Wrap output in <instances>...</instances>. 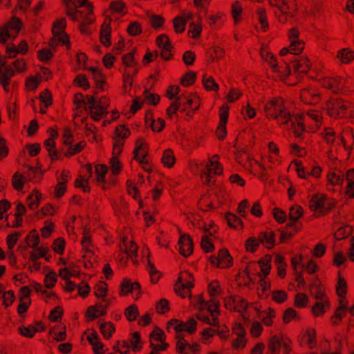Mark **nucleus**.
I'll return each mask as SVG.
<instances>
[{
	"instance_id": "obj_26",
	"label": "nucleus",
	"mask_w": 354,
	"mask_h": 354,
	"mask_svg": "<svg viewBox=\"0 0 354 354\" xmlns=\"http://www.w3.org/2000/svg\"><path fill=\"white\" fill-rule=\"evenodd\" d=\"M328 183L333 185H342L344 181V174L340 170H331L326 176Z\"/></svg>"
},
{
	"instance_id": "obj_19",
	"label": "nucleus",
	"mask_w": 354,
	"mask_h": 354,
	"mask_svg": "<svg viewBox=\"0 0 354 354\" xmlns=\"http://www.w3.org/2000/svg\"><path fill=\"white\" fill-rule=\"evenodd\" d=\"M50 138L44 142L46 149L50 158L54 160L57 159V151L55 149V140L58 137V133L53 129H49Z\"/></svg>"
},
{
	"instance_id": "obj_60",
	"label": "nucleus",
	"mask_w": 354,
	"mask_h": 354,
	"mask_svg": "<svg viewBox=\"0 0 354 354\" xmlns=\"http://www.w3.org/2000/svg\"><path fill=\"white\" fill-rule=\"evenodd\" d=\"M336 292L339 297H345L347 292V283L346 280L340 276L338 279Z\"/></svg>"
},
{
	"instance_id": "obj_9",
	"label": "nucleus",
	"mask_w": 354,
	"mask_h": 354,
	"mask_svg": "<svg viewBox=\"0 0 354 354\" xmlns=\"http://www.w3.org/2000/svg\"><path fill=\"white\" fill-rule=\"evenodd\" d=\"M6 60L0 57V84L6 92L10 91L11 79L15 75L14 70L10 66H6ZM15 83H12V86Z\"/></svg>"
},
{
	"instance_id": "obj_31",
	"label": "nucleus",
	"mask_w": 354,
	"mask_h": 354,
	"mask_svg": "<svg viewBox=\"0 0 354 354\" xmlns=\"http://www.w3.org/2000/svg\"><path fill=\"white\" fill-rule=\"evenodd\" d=\"M289 123H290L295 136L298 138L301 137L305 130L301 116L298 118L292 115V119L289 121Z\"/></svg>"
},
{
	"instance_id": "obj_57",
	"label": "nucleus",
	"mask_w": 354,
	"mask_h": 354,
	"mask_svg": "<svg viewBox=\"0 0 354 354\" xmlns=\"http://www.w3.org/2000/svg\"><path fill=\"white\" fill-rule=\"evenodd\" d=\"M127 341L129 343L130 348H131L133 352H137L141 349L140 335L138 332L133 333L131 338Z\"/></svg>"
},
{
	"instance_id": "obj_12",
	"label": "nucleus",
	"mask_w": 354,
	"mask_h": 354,
	"mask_svg": "<svg viewBox=\"0 0 354 354\" xmlns=\"http://www.w3.org/2000/svg\"><path fill=\"white\" fill-rule=\"evenodd\" d=\"M210 263L219 268H228L232 266V257L227 249L220 250L216 257L209 258Z\"/></svg>"
},
{
	"instance_id": "obj_44",
	"label": "nucleus",
	"mask_w": 354,
	"mask_h": 354,
	"mask_svg": "<svg viewBox=\"0 0 354 354\" xmlns=\"http://www.w3.org/2000/svg\"><path fill=\"white\" fill-rule=\"evenodd\" d=\"M329 307V301H317L312 308L313 314L316 317L323 315Z\"/></svg>"
},
{
	"instance_id": "obj_14",
	"label": "nucleus",
	"mask_w": 354,
	"mask_h": 354,
	"mask_svg": "<svg viewBox=\"0 0 354 354\" xmlns=\"http://www.w3.org/2000/svg\"><path fill=\"white\" fill-rule=\"evenodd\" d=\"M229 116V106L223 104L219 110L220 121L217 127L216 134L218 139L223 140L227 134L226 124Z\"/></svg>"
},
{
	"instance_id": "obj_42",
	"label": "nucleus",
	"mask_w": 354,
	"mask_h": 354,
	"mask_svg": "<svg viewBox=\"0 0 354 354\" xmlns=\"http://www.w3.org/2000/svg\"><path fill=\"white\" fill-rule=\"evenodd\" d=\"M275 317V311L273 308H268L260 313L259 319L262 320L264 325L270 326L273 324L272 319Z\"/></svg>"
},
{
	"instance_id": "obj_13",
	"label": "nucleus",
	"mask_w": 354,
	"mask_h": 354,
	"mask_svg": "<svg viewBox=\"0 0 354 354\" xmlns=\"http://www.w3.org/2000/svg\"><path fill=\"white\" fill-rule=\"evenodd\" d=\"M109 305V301L107 299H104L102 302H98L95 306H89L86 313V317L91 321L105 315L106 308Z\"/></svg>"
},
{
	"instance_id": "obj_5",
	"label": "nucleus",
	"mask_w": 354,
	"mask_h": 354,
	"mask_svg": "<svg viewBox=\"0 0 354 354\" xmlns=\"http://www.w3.org/2000/svg\"><path fill=\"white\" fill-rule=\"evenodd\" d=\"M218 160V157L216 155L210 158L206 164L205 169L201 174L203 182L208 186L214 184L215 176L223 173V167Z\"/></svg>"
},
{
	"instance_id": "obj_17",
	"label": "nucleus",
	"mask_w": 354,
	"mask_h": 354,
	"mask_svg": "<svg viewBox=\"0 0 354 354\" xmlns=\"http://www.w3.org/2000/svg\"><path fill=\"white\" fill-rule=\"evenodd\" d=\"M179 252L183 257H189L193 252L192 239L187 234H183L178 241Z\"/></svg>"
},
{
	"instance_id": "obj_16",
	"label": "nucleus",
	"mask_w": 354,
	"mask_h": 354,
	"mask_svg": "<svg viewBox=\"0 0 354 354\" xmlns=\"http://www.w3.org/2000/svg\"><path fill=\"white\" fill-rule=\"evenodd\" d=\"M321 83L324 88L333 93L342 91L344 86V83L340 77H325L322 80Z\"/></svg>"
},
{
	"instance_id": "obj_61",
	"label": "nucleus",
	"mask_w": 354,
	"mask_h": 354,
	"mask_svg": "<svg viewBox=\"0 0 354 354\" xmlns=\"http://www.w3.org/2000/svg\"><path fill=\"white\" fill-rule=\"evenodd\" d=\"M348 309L337 307L335 310V314L331 317V322L333 325H339L341 320L346 315V312Z\"/></svg>"
},
{
	"instance_id": "obj_11",
	"label": "nucleus",
	"mask_w": 354,
	"mask_h": 354,
	"mask_svg": "<svg viewBox=\"0 0 354 354\" xmlns=\"http://www.w3.org/2000/svg\"><path fill=\"white\" fill-rule=\"evenodd\" d=\"M180 106L182 111L191 109L196 111L200 106V100L198 95L193 93L182 94L176 98Z\"/></svg>"
},
{
	"instance_id": "obj_38",
	"label": "nucleus",
	"mask_w": 354,
	"mask_h": 354,
	"mask_svg": "<svg viewBox=\"0 0 354 354\" xmlns=\"http://www.w3.org/2000/svg\"><path fill=\"white\" fill-rule=\"evenodd\" d=\"M337 57L343 64H348L354 59V51L349 48H342L337 52Z\"/></svg>"
},
{
	"instance_id": "obj_7",
	"label": "nucleus",
	"mask_w": 354,
	"mask_h": 354,
	"mask_svg": "<svg viewBox=\"0 0 354 354\" xmlns=\"http://www.w3.org/2000/svg\"><path fill=\"white\" fill-rule=\"evenodd\" d=\"M21 21L13 17L5 26L0 27V43L5 44L10 38L17 37L21 28Z\"/></svg>"
},
{
	"instance_id": "obj_33",
	"label": "nucleus",
	"mask_w": 354,
	"mask_h": 354,
	"mask_svg": "<svg viewBox=\"0 0 354 354\" xmlns=\"http://www.w3.org/2000/svg\"><path fill=\"white\" fill-rule=\"evenodd\" d=\"M100 41L104 46H111V27L106 22L103 23L101 26Z\"/></svg>"
},
{
	"instance_id": "obj_34",
	"label": "nucleus",
	"mask_w": 354,
	"mask_h": 354,
	"mask_svg": "<svg viewBox=\"0 0 354 354\" xmlns=\"http://www.w3.org/2000/svg\"><path fill=\"white\" fill-rule=\"evenodd\" d=\"M66 27V19L64 18H59L54 22L52 28V32L53 34H59L62 37H66L68 36L65 32Z\"/></svg>"
},
{
	"instance_id": "obj_56",
	"label": "nucleus",
	"mask_w": 354,
	"mask_h": 354,
	"mask_svg": "<svg viewBox=\"0 0 354 354\" xmlns=\"http://www.w3.org/2000/svg\"><path fill=\"white\" fill-rule=\"evenodd\" d=\"M29 247L36 249L39 243V236L36 230H32L26 238Z\"/></svg>"
},
{
	"instance_id": "obj_3",
	"label": "nucleus",
	"mask_w": 354,
	"mask_h": 354,
	"mask_svg": "<svg viewBox=\"0 0 354 354\" xmlns=\"http://www.w3.org/2000/svg\"><path fill=\"white\" fill-rule=\"evenodd\" d=\"M110 101L106 97H102L96 100L94 96L87 97L86 108L89 110L91 118L95 121H99L107 114Z\"/></svg>"
},
{
	"instance_id": "obj_8",
	"label": "nucleus",
	"mask_w": 354,
	"mask_h": 354,
	"mask_svg": "<svg viewBox=\"0 0 354 354\" xmlns=\"http://www.w3.org/2000/svg\"><path fill=\"white\" fill-rule=\"evenodd\" d=\"M292 342L283 336L274 335L272 337L268 343L270 354H279L282 348L283 354H290L292 351Z\"/></svg>"
},
{
	"instance_id": "obj_23",
	"label": "nucleus",
	"mask_w": 354,
	"mask_h": 354,
	"mask_svg": "<svg viewBox=\"0 0 354 354\" xmlns=\"http://www.w3.org/2000/svg\"><path fill=\"white\" fill-rule=\"evenodd\" d=\"M196 326L197 322L194 319H189L186 322L179 320V323L177 326H175L174 330L176 333H180L183 331H185L192 334L196 331Z\"/></svg>"
},
{
	"instance_id": "obj_29",
	"label": "nucleus",
	"mask_w": 354,
	"mask_h": 354,
	"mask_svg": "<svg viewBox=\"0 0 354 354\" xmlns=\"http://www.w3.org/2000/svg\"><path fill=\"white\" fill-rule=\"evenodd\" d=\"M82 21L80 24V30L82 33H87L88 32V26L94 21L93 8L88 6V12L85 13Z\"/></svg>"
},
{
	"instance_id": "obj_18",
	"label": "nucleus",
	"mask_w": 354,
	"mask_h": 354,
	"mask_svg": "<svg viewBox=\"0 0 354 354\" xmlns=\"http://www.w3.org/2000/svg\"><path fill=\"white\" fill-rule=\"evenodd\" d=\"M326 196L322 194L314 195L309 201V208L311 211L323 214Z\"/></svg>"
},
{
	"instance_id": "obj_35",
	"label": "nucleus",
	"mask_w": 354,
	"mask_h": 354,
	"mask_svg": "<svg viewBox=\"0 0 354 354\" xmlns=\"http://www.w3.org/2000/svg\"><path fill=\"white\" fill-rule=\"evenodd\" d=\"M64 3L66 6V15L70 17L73 21H77L78 19V14L81 15L82 17H84V11H78L77 10V8H75L72 5H71V0H63Z\"/></svg>"
},
{
	"instance_id": "obj_36",
	"label": "nucleus",
	"mask_w": 354,
	"mask_h": 354,
	"mask_svg": "<svg viewBox=\"0 0 354 354\" xmlns=\"http://www.w3.org/2000/svg\"><path fill=\"white\" fill-rule=\"evenodd\" d=\"M161 161L165 167L171 168L176 162V158L173 150L171 149H167L165 150L161 158Z\"/></svg>"
},
{
	"instance_id": "obj_2",
	"label": "nucleus",
	"mask_w": 354,
	"mask_h": 354,
	"mask_svg": "<svg viewBox=\"0 0 354 354\" xmlns=\"http://www.w3.org/2000/svg\"><path fill=\"white\" fill-rule=\"evenodd\" d=\"M263 110L267 118L274 120L281 125H288L292 119V115L285 106L282 97L270 99L264 104Z\"/></svg>"
},
{
	"instance_id": "obj_4",
	"label": "nucleus",
	"mask_w": 354,
	"mask_h": 354,
	"mask_svg": "<svg viewBox=\"0 0 354 354\" xmlns=\"http://www.w3.org/2000/svg\"><path fill=\"white\" fill-rule=\"evenodd\" d=\"M270 4L279 9L278 20L285 24L289 18L293 17L297 11L295 0H268Z\"/></svg>"
},
{
	"instance_id": "obj_22",
	"label": "nucleus",
	"mask_w": 354,
	"mask_h": 354,
	"mask_svg": "<svg viewBox=\"0 0 354 354\" xmlns=\"http://www.w3.org/2000/svg\"><path fill=\"white\" fill-rule=\"evenodd\" d=\"M258 238L260 243L268 249H272L275 244V233L273 231H265L259 233Z\"/></svg>"
},
{
	"instance_id": "obj_54",
	"label": "nucleus",
	"mask_w": 354,
	"mask_h": 354,
	"mask_svg": "<svg viewBox=\"0 0 354 354\" xmlns=\"http://www.w3.org/2000/svg\"><path fill=\"white\" fill-rule=\"evenodd\" d=\"M277 68H272L273 71L278 73L281 77H286L290 73V67L285 62H277Z\"/></svg>"
},
{
	"instance_id": "obj_62",
	"label": "nucleus",
	"mask_w": 354,
	"mask_h": 354,
	"mask_svg": "<svg viewBox=\"0 0 354 354\" xmlns=\"http://www.w3.org/2000/svg\"><path fill=\"white\" fill-rule=\"evenodd\" d=\"M243 11L242 6L239 1H235L232 5V15L234 21V24H238Z\"/></svg>"
},
{
	"instance_id": "obj_45",
	"label": "nucleus",
	"mask_w": 354,
	"mask_h": 354,
	"mask_svg": "<svg viewBox=\"0 0 354 354\" xmlns=\"http://www.w3.org/2000/svg\"><path fill=\"white\" fill-rule=\"evenodd\" d=\"M41 194L37 190H34L28 197V206L30 209H35L39 205Z\"/></svg>"
},
{
	"instance_id": "obj_32",
	"label": "nucleus",
	"mask_w": 354,
	"mask_h": 354,
	"mask_svg": "<svg viewBox=\"0 0 354 354\" xmlns=\"http://www.w3.org/2000/svg\"><path fill=\"white\" fill-rule=\"evenodd\" d=\"M53 36L49 41V46L53 49H55L58 46H66L68 48L70 47V41L68 36L66 37H62L59 34H53Z\"/></svg>"
},
{
	"instance_id": "obj_41",
	"label": "nucleus",
	"mask_w": 354,
	"mask_h": 354,
	"mask_svg": "<svg viewBox=\"0 0 354 354\" xmlns=\"http://www.w3.org/2000/svg\"><path fill=\"white\" fill-rule=\"evenodd\" d=\"M304 341L307 344L308 348L312 349L317 345L316 331L314 328H308L303 337Z\"/></svg>"
},
{
	"instance_id": "obj_55",
	"label": "nucleus",
	"mask_w": 354,
	"mask_h": 354,
	"mask_svg": "<svg viewBox=\"0 0 354 354\" xmlns=\"http://www.w3.org/2000/svg\"><path fill=\"white\" fill-rule=\"evenodd\" d=\"M234 304V310L238 312H242L248 308V302L239 297H232L230 299Z\"/></svg>"
},
{
	"instance_id": "obj_10",
	"label": "nucleus",
	"mask_w": 354,
	"mask_h": 354,
	"mask_svg": "<svg viewBox=\"0 0 354 354\" xmlns=\"http://www.w3.org/2000/svg\"><path fill=\"white\" fill-rule=\"evenodd\" d=\"M345 107L344 100L342 99H330L325 104L328 114L335 118L345 117Z\"/></svg>"
},
{
	"instance_id": "obj_63",
	"label": "nucleus",
	"mask_w": 354,
	"mask_h": 354,
	"mask_svg": "<svg viewBox=\"0 0 354 354\" xmlns=\"http://www.w3.org/2000/svg\"><path fill=\"white\" fill-rule=\"evenodd\" d=\"M113 348L115 351L119 352L120 354H127L130 348V345L127 340L122 342L118 340L116 342Z\"/></svg>"
},
{
	"instance_id": "obj_27",
	"label": "nucleus",
	"mask_w": 354,
	"mask_h": 354,
	"mask_svg": "<svg viewBox=\"0 0 354 354\" xmlns=\"http://www.w3.org/2000/svg\"><path fill=\"white\" fill-rule=\"evenodd\" d=\"M299 32L294 28L289 30L288 37L291 45L296 47L297 51H302L304 48V42L302 40L299 39Z\"/></svg>"
},
{
	"instance_id": "obj_30",
	"label": "nucleus",
	"mask_w": 354,
	"mask_h": 354,
	"mask_svg": "<svg viewBox=\"0 0 354 354\" xmlns=\"http://www.w3.org/2000/svg\"><path fill=\"white\" fill-rule=\"evenodd\" d=\"M135 51L136 50H133L131 52L124 55L122 57V63L127 67V69L131 71L130 68H133V69L131 72H133V73L134 75H136L138 68L137 66V63L135 61V57H134Z\"/></svg>"
},
{
	"instance_id": "obj_52",
	"label": "nucleus",
	"mask_w": 354,
	"mask_h": 354,
	"mask_svg": "<svg viewBox=\"0 0 354 354\" xmlns=\"http://www.w3.org/2000/svg\"><path fill=\"white\" fill-rule=\"evenodd\" d=\"M261 56L266 62H267L270 64V66L272 68L275 69V68H277V67H278L277 66V62L275 60V58H274L273 54L271 52H270L268 50L265 49V48H261Z\"/></svg>"
},
{
	"instance_id": "obj_25",
	"label": "nucleus",
	"mask_w": 354,
	"mask_h": 354,
	"mask_svg": "<svg viewBox=\"0 0 354 354\" xmlns=\"http://www.w3.org/2000/svg\"><path fill=\"white\" fill-rule=\"evenodd\" d=\"M341 141L346 150H351L354 145V134L350 127L344 129L342 133Z\"/></svg>"
},
{
	"instance_id": "obj_51",
	"label": "nucleus",
	"mask_w": 354,
	"mask_h": 354,
	"mask_svg": "<svg viewBox=\"0 0 354 354\" xmlns=\"http://www.w3.org/2000/svg\"><path fill=\"white\" fill-rule=\"evenodd\" d=\"M124 314L129 322H133L139 315L138 308L135 304H132L124 310Z\"/></svg>"
},
{
	"instance_id": "obj_21",
	"label": "nucleus",
	"mask_w": 354,
	"mask_h": 354,
	"mask_svg": "<svg viewBox=\"0 0 354 354\" xmlns=\"http://www.w3.org/2000/svg\"><path fill=\"white\" fill-rule=\"evenodd\" d=\"M310 68V62L306 57H301L292 63V68L295 74H306Z\"/></svg>"
},
{
	"instance_id": "obj_49",
	"label": "nucleus",
	"mask_w": 354,
	"mask_h": 354,
	"mask_svg": "<svg viewBox=\"0 0 354 354\" xmlns=\"http://www.w3.org/2000/svg\"><path fill=\"white\" fill-rule=\"evenodd\" d=\"M226 221L227 222L228 225L234 229H239L243 227V223L237 216L228 213L225 216Z\"/></svg>"
},
{
	"instance_id": "obj_20",
	"label": "nucleus",
	"mask_w": 354,
	"mask_h": 354,
	"mask_svg": "<svg viewBox=\"0 0 354 354\" xmlns=\"http://www.w3.org/2000/svg\"><path fill=\"white\" fill-rule=\"evenodd\" d=\"M300 97L302 102L307 104H316L320 101L319 93L312 88H304L301 90Z\"/></svg>"
},
{
	"instance_id": "obj_43",
	"label": "nucleus",
	"mask_w": 354,
	"mask_h": 354,
	"mask_svg": "<svg viewBox=\"0 0 354 354\" xmlns=\"http://www.w3.org/2000/svg\"><path fill=\"white\" fill-rule=\"evenodd\" d=\"M135 75L131 71L126 69L123 75L122 89L125 93H129L133 84V77Z\"/></svg>"
},
{
	"instance_id": "obj_53",
	"label": "nucleus",
	"mask_w": 354,
	"mask_h": 354,
	"mask_svg": "<svg viewBox=\"0 0 354 354\" xmlns=\"http://www.w3.org/2000/svg\"><path fill=\"white\" fill-rule=\"evenodd\" d=\"M260 243L259 238L251 236L245 241V250L247 252L253 253L257 250Z\"/></svg>"
},
{
	"instance_id": "obj_50",
	"label": "nucleus",
	"mask_w": 354,
	"mask_h": 354,
	"mask_svg": "<svg viewBox=\"0 0 354 354\" xmlns=\"http://www.w3.org/2000/svg\"><path fill=\"white\" fill-rule=\"evenodd\" d=\"M313 287L316 288L315 298L317 300V301H329V299L325 294L324 288L320 283H319L318 284L315 283H313L310 286V288H313Z\"/></svg>"
},
{
	"instance_id": "obj_15",
	"label": "nucleus",
	"mask_w": 354,
	"mask_h": 354,
	"mask_svg": "<svg viewBox=\"0 0 354 354\" xmlns=\"http://www.w3.org/2000/svg\"><path fill=\"white\" fill-rule=\"evenodd\" d=\"M134 158L141 164H147V156L148 154V147L142 138H139L136 141V148L133 151Z\"/></svg>"
},
{
	"instance_id": "obj_28",
	"label": "nucleus",
	"mask_w": 354,
	"mask_h": 354,
	"mask_svg": "<svg viewBox=\"0 0 354 354\" xmlns=\"http://www.w3.org/2000/svg\"><path fill=\"white\" fill-rule=\"evenodd\" d=\"M146 124L149 125L153 131L160 132L165 127V123L163 119L158 118L157 120L152 118L151 113H147L145 118Z\"/></svg>"
},
{
	"instance_id": "obj_37",
	"label": "nucleus",
	"mask_w": 354,
	"mask_h": 354,
	"mask_svg": "<svg viewBox=\"0 0 354 354\" xmlns=\"http://www.w3.org/2000/svg\"><path fill=\"white\" fill-rule=\"evenodd\" d=\"M216 332L213 328H206L201 332L200 341L204 344H209L213 342Z\"/></svg>"
},
{
	"instance_id": "obj_64",
	"label": "nucleus",
	"mask_w": 354,
	"mask_h": 354,
	"mask_svg": "<svg viewBox=\"0 0 354 354\" xmlns=\"http://www.w3.org/2000/svg\"><path fill=\"white\" fill-rule=\"evenodd\" d=\"M203 84L207 91H217L218 90V85L216 84L212 77H205L203 76Z\"/></svg>"
},
{
	"instance_id": "obj_46",
	"label": "nucleus",
	"mask_w": 354,
	"mask_h": 354,
	"mask_svg": "<svg viewBox=\"0 0 354 354\" xmlns=\"http://www.w3.org/2000/svg\"><path fill=\"white\" fill-rule=\"evenodd\" d=\"M100 330L104 338L109 339L115 332V328L112 322H108L102 323Z\"/></svg>"
},
{
	"instance_id": "obj_47",
	"label": "nucleus",
	"mask_w": 354,
	"mask_h": 354,
	"mask_svg": "<svg viewBox=\"0 0 354 354\" xmlns=\"http://www.w3.org/2000/svg\"><path fill=\"white\" fill-rule=\"evenodd\" d=\"M303 214L304 210L302 207L299 205H295L289 209V220L298 221V220L302 217Z\"/></svg>"
},
{
	"instance_id": "obj_1",
	"label": "nucleus",
	"mask_w": 354,
	"mask_h": 354,
	"mask_svg": "<svg viewBox=\"0 0 354 354\" xmlns=\"http://www.w3.org/2000/svg\"><path fill=\"white\" fill-rule=\"evenodd\" d=\"M196 304L198 306V312L196 314L197 319L208 325L218 327L219 301L214 298H212L208 301L205 302L203 297L200 295L197 297Z\"/></svg>"
},
{
	"instance_id": "obj_39",
	"label": "nucleus",
	"mask_w": 354,
	"mask_h": 354,
	"mask_svg": "<svg viewBox=\"0 0 354 354\" xmlns=\"http://www.w3.org/2000/svg\"><path fill=\"white\" fill-rule=\"evenodd\" d=\"M87 340L92 345L93 350L95 353H98L99 350H102L104 347L103 343L100 341V337L96 332L92 333L87 337Z\"/></svg>"
},
{
	"instance_id": "obj_24",
	"label": "nucleus",
	"mask_w": 354,
	"mask_h": 354,
	"mask_svg": "<svg viewBox=\"0 0 354 354\" xmlns=\"http://www.w3.org/2000/svg\"><path fill=\"white\" fill-rule=\"evenodd\" d=\"M120 251L125 250L130 258L133 260V258L137 257L138 246L135 242L130 241H129L127 238H123L122 243L120 244ZM135 263V261H133Z\"/></svg>"
},
{
	"instance_id": "obj_59",
	"label": "nucleus",
	"mask_w": 354,
	"mask_h": 354,
	"mask_svg": "<svg viewBox=\"0 0 354 354\" xmlns=\"http://www.w3.org/2000/svg\"><path fill=\"white\" fill-rule=\"evenodd\" d=\"M196 79V74L194 71H189L186 73L180 80V84L183 86H189L192 85Z\"/></svg>"
},
{
	"instance_id": "obj_40",
	"label": "nucleus",
	"mask_w": 354,
	"mask_h": 354,
	"mask_svg": "<svg viewBox=\"0 0 354 354\" xmlns=\"http://www.w3.org/2000/svg\"><path fill=\"white\" fill-rule=\"evenodd\" d=\"M87 70L91 73L97 88H102V86L105 82V79L101 71L98 68L93 66L88 68Z\"/></svg>"
},
{
	"instance_id": "obj_6",
	"label": "nucleus",
	"mask_w": 354,
	"mask_h": 354,
	"mask_svg": "<svg viewBox=\"0 0 354 354\" xmlns=\"http://www.w3.org/2000/svg\"><path fill=\"white\" fill-rule=\"evenodd\" d=\"M194 287V277L187 271L181 272L175 284V292L182 298H191V290Z\"/></svg>"
},
{
	"instance_id": "obj_58",
	"label": "nucleus",
	"mask_w": 354,
	"mask_h": 354,
	"mask_svg": "<svg viewBox=\"0 0 354 354\" xmlns=\"http://www.w3.org/2000/svg\"><path fill=\"white\" fill-rule=\"evenodd\" d=\"M176 339H177L176 344V350L178 353L185 352V348H189V343L184 339V337L181 333H177L176 335Z\"/></svg>"
},
{
	"instance_id": "obj_48",
	"label": "nucleus",
	"mask_w": 354,
	"mask_h": 354,
	"mask_svg": "<svg viewBox=\"0 0 354 354\" xmlns=\"http://www.w3.org/2000/svg\"><path fill=\"white\" fill-rule=\"evenodd\" d=\"M147 261H148V270L151 277V281L152 283H157L158 281L160 274V272L156 269L154 264L150 261L149 259V252L148 248H147Z\"/></svg>"
}]
</instances>
